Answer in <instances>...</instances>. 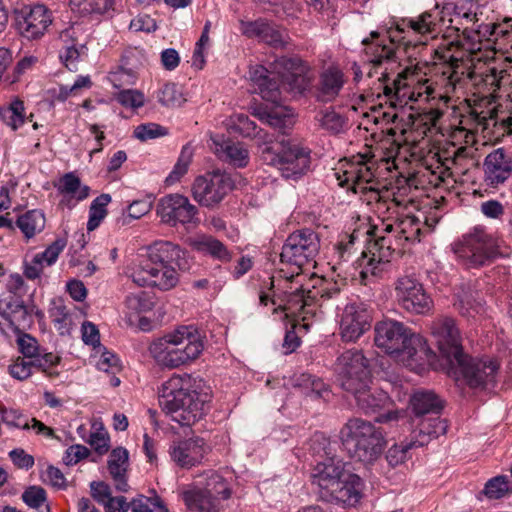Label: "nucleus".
Listing matches in <instances>:
<instances>
[{
    "label": "nucleus",
    "mask_w": 512,
    "mask_h": 512,
    "mask_svg": "<svg viewBox=\"0 0 512 512\" xmlns=\"http://www.w3.org/2000/svg\"><path fill=\"white\" fill-rule=\"evenodd\" d=\"M459 32V28H455ZM443 34V42L437 47V53L449 63L451 79L458 81L468 70V58L476 55L482 48L491 49L512 57V19L500 23H482L474 30L465 27L456 37Z\"/></svg>",
    "instance_id": "obj_1"
},
{
    "label": "nucleus",
    "mask_w": 512,
    "mask_h": 512,
    "mask_svg": "<svg viewBox=\"0 0 512 512\" xmlns=\"http://www.w3.org/2000/svg\"><path fill=\"white\" fill-rule=\"evenodd\" d=\"M185 254L184 250L172 242H154L129 267L128 276L140 287L171 290L179 282L178 270L186 269Z\"/></svg>",
    "instance_id": "obj_2"
},
{
    "label": "nucleus",
    "mask_w": 512,
    "mask_h": 512,
    "mask_svg": "<svg viewBox=\"0 0 512 512\" xmlns=\"http://www.w3.org/2000/svg\"><path fill=\"white\" fill-rule=\"evenodd\" d=\"M254 89L273 104L282 101L284 87L294 95H301L312 85L310 66L299 57H280L270 64V69L256 65L249 71Z\"/></svg>",
    "instance_id": "obj_3"
},
{
    "label": "nucleus",
    "mask_w": 512,
    "mask_h": 512,
    "mask_svg": "<svg viewBox=\"0 0 512 512\" xmlns=\"http://www.w3.org/2000/svg\"><path fill=\"white\" fill-rule=\"evenodd\" d=\"M446 9L447 7L440 8L439 4H436L432 9L417 16L393 20L387 30L389 44L381 43L371 46L370 62L375 67L384 63H395L397 59L395 44L409 46L412 44L411 37H419L414 45L426 44L428 38H435L442 32Z\"/></svg>",
    "instance_id": "obj_4"
},
{
    "label": "nucleus",
    "mask_w": 512,
    "mask_h": 512,
    "mask_svg": "<svg viewBox=\"0 0 512 512\" xmlns=\"http://www.w3.org/2000/svg\"><path fill=\"white\" fill-rule=\"evenodd\" d=\"M203 389L202 379L189 374L173 375L162 384L159 404L172 421L192 426L209 407L210 395Z\"/></svg>",
    "instance_id": "obj_5"
},
{
    "label": "nucleus",
    "mask_w": 512,
    "mask_h": 512,
    "mask_svg": "<svg viewBox=\"0 0 512 512\" xmlns=\"http://www.w3.org/2000/svg\"><path fill=\"white\" fill-rule=\"evenodd\" d=\"M435 54L437 59L443 63V74L447 75L450 84L456 85L467 77L473 79L475 84L483 86V99H481L479 102H476L474 105H469L467 112L461 117L460 124L463 126V129L471 133H477L479 131L484 133L485 131L489 130L491 126H495L496 108L494 105H492V102L486 98H496V92L503 85L506 71L497 70L496 68H489L485 72L476 76L474 72L470 71L472 57L474 56L470 55L468 58L469 67L467 72L458 81H453L451 79V69L449 68V63L440 57V55L437 53V49L435 50Z\"/></svg>",
    "instance_id": "obj_6"
},
{
    "label": "nucleus",
    "mask_w": 512,
    "mask_h": 512,
    "mask_svg": "<svg viewBox=\"0 0 512 512\" xmlns=\"http://www.w3.org/2000/svg\"><path fill=\"white\" fill-rule=\"evenodd\" d=\"M301 273L288 275L279 272V277L270 279L269 290L273 292H261L260 304L267 306L269 303L275 306L273 313L283 312L285 318H302L305 321L308 315H314L316 311V294L312 290L303 289Z\"/></svg>",
    "instance_id": "obj_7"
},
{
    "label": "nucleus",
    "mask_w": 512,
    "mask_h": 512,
    "mask_svg": "<svg viewBox=\"0 0 512 512\" xmlns=\"http://www.w3.org/2000/svg\"><path fill=\"white\" fill-rule=\"evenodd\" d=\"M374 331L376 346L406 366L422 365L434 355L426 339L401 322L386 319L378 322Z\"/></svg>",
    "instance_id": "obj_8"
},
{
    "label": "nucleus",
    "mask_w": 512,
    "mask_h": 512,
    "mask_svg": "<svg viewBox=\"0 0 512 512\" xmlns=\"http://www.w3.org/2000/svg\"><path fill=\"white\" fill-rule=\"evenodd\" d=\"M203 348L199 331L194 326H181L153 341L148 351L158 366L176 369L197 359Z\"/></svg>",
    "instance_id": "obj_9"
},
{
    "label": "nucleus",
    "mask_w": 512,
    "mask_h": 512,
    "mask_svg": "<svg viewBox=\"0 0 512 512\" xmlns=\"http://www.w3.org/2000/svg\"><path fill=\"white\" fill-rule=\"evenodd\" d=\"M340 440L348 455L364 464H372L382 454L386 441L383 432L372 422L350 418L340 430Z\"/></svg>",
    "instance_id": "obj_10"
},
{
    "label": "nucleus",
    "mask_w": 512,
    "mask_h": 512,
    "mask_svg": "<svg viewBox=\"0 0 512 512\" xmlns=\"http://www.w3.org/2000/svg\"><path fill=\"white\" fill-rule=\"evenodd\" d=\"M457 260L468 269L490 265L498 257L508 255L501 248V242L484 227L476 226L463 234L451 245Z\"/></svg>",
    "instance_id": "obj_11"
},
{
    "label": "nucleus",
    "mask_w": 512,
    "mask_h": 512,
    "mask_svg": "<svg viewBox=\"0 0 512 512\" xmlns=\"http://www.w3.org/2000/svg\"><path fill=\"white\" fill-rule=\"evenodd\" d=\"M261 160L276 167L286 179L297 180L310 167V153L298 145L282 138L267 139L259 146Z\"/></svg>",
    "instance_id": "obj_12"
},
{
    "label": "nucleus",
    "mask_w": 512,
    "mask_h": 512,
    "mask_svg": "<svg viewBox=\"0 0 512 512\" xmlns=\"http://www.w3.org/2000/svg\"><path fill=\"white\" fill-rule=\"evenodd\" d=\"M320 250L318 234L311 229H301L291 233L280 254L282 263L295 267V272L300 273L304 265L315 261Z\"/></svg>",
    "instance_id": "obj_13"
},
{
    "label": "nucleus",
    "mask_w": 512,
    "mask_h": 512,
    "mask_svg": "<svg viewBox=\"0 0 512 512\" xmlns=\"http://www.w3.org/2000/svg\"><path fill=\"white\" fill-rule=\"evenodd\" d=\"M230 174L219 169L196 177L191 186L193 199L201 206L214 208L233 190Z\"/></svg>",
    "instance_id": "obj_14"
},
{
    "label": "nucleus",
    "mask_w": 512,
    "mask_h": 512,
    "mask_svg": "<svg viewBox=\"0 0 512 512\" xmlns=\"http://www.w3.org/2000/svg\"><path fill=\"white\" fill-rule=\"evenodd\" d=\"M395 300L404 311L424 315L431 311L433 300L413 274L399 276L394 282Z\"/></svg>",
    "instance_id": "obj_15"
},
{
    "label": "nucleus",
    "mask_w": 512,
    "mask_h": 512,
    "mask_svg": "<svg viewBox=\"0 0 512 512\" xmlns=\"http://www.w3.org/2000/svg\"><path fill=\"white\" fill-rule=\"evenodd\" d=\"M335 369L341 387L347 392L357 391L358 387H364L366 382H370L368 361L361 351L343 352L337 359Z\"/></svg>",
    "instance_id": "obj_16"
},
{
    "label": "nucleus",
    "mask_w": 512,
    "mask_h": 512,
    "mask_svg": "<svg viewBox=\"0 0 512 512\" xmlns=\"http://www.w3.org/2000/svg\"><path fill=\"white\" fill-rule=\"evenodd\" d=\"M400 209H393L387 219H383L382 224L375 229L380 233L393 234L398 245L420 242L423 233L422 220L419 216L404 214Z\"/></svg>",
    "instance_id": "obj_17"
},
{
    "label": "nucleus",
    "mask_w": 512,
    "mask_h": 512,
    "mask_svg": "<svg viewBox=\"0 0 512 512\" xmlns=\"http://www.w3.org/2000/svg\"><path fill=\"white\" fill-rule=\"evenodd\" d=\"M53 23V14L43 4L24 6L15 10V27L27 40L41 39Z\"/></svg>",
    "instance_id": "obj_18"
},
{
    "label": "nucleus",
    "mask_w": 512,
    "mask_h": 512,
    "mask_svg": "<svg viewBox=\"0 0 512 512\" xmlns=\"http://www.w3.org/2000/svg\"><path fill=\"white\" fill-rule=\"evenodd\" d=\"M431 335L441 352L450 362L460 360L462 356V339L456 322L449 316H440L432 321Z\"/></svg>",
    "instance_id": "obj_19"
},
{
    "label": "nucleus",
    "mask_w": 512,
    "mask_h": 512,
    "mask_svg": "<svg viewBox=\"0 0 512 512\" xmlns=\"http://www.w3.org/2000/svg\"><path fill=\"white\" fill-rule=\"evenodd\" d=\"M156 213L161 221L170 226L195 223L198 209L189 199L181 194H168L159 199Z\"/></svg>",
    "instance_id": "obj_20"
},
{
    "label": "nucleus",
    "mask_w": 512,
    "mask_h": 512,
    "mask_svg": "<svg viewBox=\"0 0 512 512\" xmlns=\"http://www.w3.org/2000/svg\"><path fill=\"white\" fill-rule=\"evenodd\" d=\"M466 381L472 388L484 387L495 381L499 363L491 358L474 359L462 352L461 359L453 360Z\"/></svg>",
    "instance_id": "obj_21"
},
{
    "label": "nucleus",
    "mask_w": 512,
    "mask_h": 512,
    "mask_svg": "<svg viewBox=\"0 0 512 512\" xmlns=\"http://www.w3.org/2000/svg\"><path fill=\"white\" fill-rule=\"evenodd\" d=\"M372 315L362 302H352L345 306L340 320V334L347 342H354L371 327Z\"/></svg>",
    "instance_id": "obj_22"
},
{
    "label": "nucleus",
    "mask_w": 512,
    "mask_h": 512,
    "mask_svg": "<svg viewBox=\"0 0 512 512\" xmlns=\"http://www.w3.org/2000/svg\"><path fill=\"white\" fill-rule=\"evenodd\" d=\"M208 451L205 440L197 436L173 441L169 447L171 460L184 469L201 464Z\"/></svg>",
    "instance_id": "obj_23"
},
{
    "label": "nucleus",
    "mask_w": 512,
    "mask_h": 512,
    "mask_svg": "<svg viewBox=\"0 0 512 512\" xmlns=\"http://www.w3.org/2000/svg\"><path fill=\"white\" fill-rule=\"evenodd\" d=\"M363 483L361 478L353 473L346 472L337 487L325 493L322 500L342 506H355L362 495Z\"/></svg>",
    "instance_id": "obj_24"
},
{
    "label": "nucleus",
    "mask_w": 512,
    "mask_h": 512,
    "mask_svg": "<svg viewBox=\"0 0 512 512\" xmlns=\"http://www.w3.org/2000/svg\"><path fill=\"white\" fill-rule=\"evenodd\" d=\"M484 172L487 185L497 187L511 176L512 158L502 148H498L486 156Z\"/></svg>",
    "instance_id": "obj_25"
},
{
    "label": "nucleus",
    "mask_w": 512,
    "mask_h": 512,
    "mask_svg": "<svg viewBox=\"0 0 512 512\" xmlns=\"http://www.w3.org/2000/svg\"><path fill=\"white\" fill-rule=\"evenodd\" d=\"M346 472L342 462L334 458H327L325 461L317 463L311 477L312 482L320 489L321 499L324 498L326 492L337 487L339 480Z\"/></svg>",
    "instance_id": "obj_26"
},
{
    "label": "nucleus",
    "mask_w": 512,
    "mask_h": 512,
    "mask_svg": "<svg viewBox=\"0 0 512 512\" xmlns=\"http://www.w3.org/2000/svg\"><path fill=\"white\" fill-rule=\"evenodd\" d=\"M211 142V149L220 160L238 168H243L249 163V152L244 144L219 135L212 136Z\"/></svg>",
    "instance_id": "obj_27"
},
{
    "label": "nucleus",
    "mask_w": 512,
    "mask_h": 512,
    "mask_svg": "<svg viewBox=\"0 0 512 512\" xmlns=\"http://www.w3.org/2000/svg\"><path fill=\"white\" fill-rule=\"evenodd\" d=\"M184 504L190 512H221L224 504L204 487L193 486L182 493Z\"/></svg>",
    "instance_id": "obj_28"
},
{
    "label": "nucleus",
    "mask_w": 512,
    "mask_h": 512,
    "mask_svg": "<svg viewBox=\"0 0 512 512\" xmlns=\"http://www.w3.org/2000/svg\"><path fill=\"white\" fill-rule=\"evenodd\" d=\"M345 84L344 74L336 66H330L322 71L316 87L318 101L327 103L334 101Z\"/></svg>",
    "instance_id": "obj_29"
},
{
    "label": "nucleus",
    "mask_w": 512,
    "mask_h": 512,
    "mask_svg": "<svg viewBox=\"0 0 512 512\" xmlns=\"http://www.w3.org/2000/svg\"><path fill=\"white\" fill-rule=\"evenodd\" d=\"M358 405L366 414H372L386 409L391 404L390 398L386 392L377 388H370L369 382L364 387H358L357 391H349Z\"/></svg>",
    "instance_id": "obj_30"
},
{
    "label": "nucleus",
    "mask_w": 512,
    "mask_h": 512,
    "mask_svg": "<svg viewBox=\"0 0 512 512\" xmlns=\"http://www.w3.org/2000/svg\"><path fill=\"white\" fill-rule=\"evenodd\" d=\"M55 187L63 196L60 204L67 205L69 207L77 202L85 200L89 196L90 192V188L87 185H83L80 178L72 172L64 174Z\"/></svg>",
    "instance_id": "obj_31"
},
{
    "label": "nucleus",
    "mask_w": 512,
    "mask_h": 512,
    "mask_svg": "<svg viewBox=\"0 0 512 512\" xmlns=\"http://www.w3.org/2000/svg\"><path fill=\"white\" fill-rule=\"evenodd\" d=\"M129 454L123 447L112 450L108 459V470L114 481L115 488L120 492L128 491L126 472L128 468Z\"/></svg>",
    "instance_id": "obj_32"
},
{
    "label": "nucleus",
    "mask_w": 512,
    "mask_h": 512,
    "mask_svg": "<svg viewBox=\"0 0 512 512\" xmlns=\"http://www.w3.org/2000/svg\"><path fill=\"white\" fill-rule=\"evenodd\" d=\"M191 247L200 253L209 255L220 262H229L232 253L220 240L210 235H201L191 241Z\"/></svg>",
    "instance_id": "obj_33"
},
{
    "label": "nucleus",
    "mask_w": 512,
    "mask_h": 512,
    "mask_svg": "<svg viewBox=\"0 0 512 512\" xmlns=\"http://www.w3.org/2000/svg\"><path fill=\"white\" fill-rule=\"evenodd\" d=\"M227 474L229 475V478L214 470H208L203 474L205 479L203 487L209 493L217 496L222 503L230 499L233 494L232 476L229 472H227Z\"/></svg>",
    "instance_id": "obj_34"
},
{
    "label": "nucleus",
    "mask_w": 512,
    "mask_h": 512,
    "mask_svg": "<svg viewBox=\"0 0 512 512\" xmlns=\"http://www.w3.org/2000/svg\"><path fill=\"white\" fill-rule=\"evenodd\" d=\"M418 431H413L412 436L416 439L420 446L427 445L432 438H437L446 433L447 424L438 416L420 418L417 423Z\"/></svg>",
    "instance_id": "obj_35"
},
{
    "label": "nucleus",
    "mask_w": 512,
    "mask_h": 512,
    "mask_svg": "<svg viewBox=\"0 0 512 512\" xmlns=\"http://www.w3.org/2000/svg\"><path fill=\"white\" fill-rule=\"evenodd\" d=\"M410 404L417 418L427 414H438L442 405L437 396L431 391H417L410 399Z\"/></svg>",
    "instance_id": "obj_36"
},
{
    "label": "nucleus",
    "mask_w": 512,
    "mask_h": 512,
    "mask_svg": "<svg viewBox=\"0 0 512 512\" xmlns=\"http://www.w3.org/2000/svg\"><path fill=\"white\" fill-rule=\"evenodd\" d=\"M406 74L407 71L402 70L397 74L391 85H384V94L389 98L393 106H404L408 103V100L413 99V93L410 92L406 83Z\"/></svg>",
    "instance_id": "obj_37"
},
{
    "label": "nucleus",
    "mask_w": 512,
    "mask_h": 512,
    "mask_svg": "<svg viewBox=\"0 0 512 512\" xmlns=\"http://www.w3.org/2000/svg\"><path fill=\"white\" fill-rule=\"evenodd\" d=\"M373 173L370 168L362 163L350 164L344 171V180L340 184H350L355 192L367 189V184L372 181Z\"/></svg>",
    "instance_id": "obj_38"
},
{
    "label": "nucleus",
    "mask_w": 512,
    "mask_h": 512,
    "mask_svg": "<svg viewBox=\"0 0 512 512\" xmlns=\"http://www.w3.org/2000/svg\"><path fill=\"white\" fill-rule=\"evenodd\" d=\"M295 388L299 389L300 393L312 400L328 396L329 391L324 382L310 374H301L295 381Z\"/></svg>",
    "instance_id": "obj_39"
},
{
    "label": "nucleus",
    "mask_w": 512,
    "mask_h": 512,
    "mask_svg": "<svg viewBox=\"0 0 512 512\" xmlns=\"http://www.w3.org/2000/svg\"><path fill=\"white\" fill-rule=\"evenodd\" d=\"M387 262H378V258L370 253L363 251L362 257L359 259L360 282L364 285L369 284L374 278L380 277L384 271Z\"/></svg>",
    "instance_id": "obj_40"
},
{
    "label": "nucleus",
    "mask_w": 512,
    "mask_h": 512,
    "mask_svg": "<svg viewBox=\"0 0 512 512\" xmlns=\"http://www.w3.org/2000/svg\"><path fill=\"white\" fill-rule=\"evenodd\" d=\"M16 224L26 238H31L44 229L45 217L39 210H30L21 215Z\"/></svg>",
    "instance_id": "obj_41"
},
{
    "label": "nucleus",
    "mask_w": 512,
    "mask_h": 512,
    "mask_svg": "<svg viewBox=\"0 0 512 512\" xmlns=\"http://www.w3.org/2000/svg\"><path fill=\"white\" fill-rule=\"evenodd\" d=\"M418 447H421L420 444L411 436L410 439L392 445L386 453V459L390 466L396 467L409 459L411 457L410 451Z\"/></svg>",
    "instance_id": "obj_42"
},
{
    "label": "nucleus",
    "mask_w": 512,
    "mask_h": 512,
    "mask_svg": "<svg viewBox=\"0 0 512 512\" xmlns=\"http://www.w3.org/2000/svg\"><path fill=\"white\" fill-rule=\"evenodd\" d=\"M319 126L330 134H338L344 130L346 120L331 108L321 110L316 115Z\"/></svg>",
    "instance_id": "obj_43"
},
{
    "label": "nucleus",
    "mask_w": 512,
    "mask_h": 512,
    "mask_svg": "<svg viewBox=\"0 0 512 512\" xmlns=\"http://www.w3.org/2000/svg\"><path fill=\"white\" fill-rule=\"evenodd\" d=\"M111 199L109 194L103 193L92 201L87 222V229L89 231L96 229L106 217L107 206L111 202Z\"/></svg>",
    "instance_id": "obj_44"
},
{
    "label": "nucleus",
    "mask_w": 512,
    "mask_h": 512,
    "mask_svg": "<svg viewBox=\"0 0 512 512\" xmlns=\"http://www.w3.org/2000/svg\"><path fill=\"white\" fill-rule=\"evenodd\" d=\"M24 104L21 100L12 101L7 107L0 108L1 120L11 129L16 130L25 122Z\"/></svg>",
    "instance_id": "obj_45"
},
{
    "label": "nucleus",
    "mask_w": 512,
    "mask_h": 512,
    "mask_svg": "<svg viewBox=\"0 0 512 512\" xmlns=\"http://www.w3.org/2000/svg\"><path fill=\"white\" fill-rule=\"evenodd\" d=\"M378 235L376 234V239L369 243L367 251L371 255L378 258V262H389L395 248L391 245V239L394 238L393 234Z\"/></svg>",
    "instance_id": "obj_46"
},
{
    "label": "nucleus",
    "mask_w": 512,
    "mask_h": 512,
    "mask_svg": "<svg viewBox=\"0 0 512 512\" xmlns=\"http://www.w3.org/2000/svg\"><path fill=\"white\" fill-rule=\"evenodd\" d=\"M132 512H169L163 500L153 492L152 496L138 495L131 501Z\"/></svg>",
    "instance_id": "obj_47"
},
{
    "label": "nucleus",
    "mask_w": 512,
    "mask_h": 512,
    "mask_svg": "<svg viewBox=\"0 0 512 512\" xmlns=\"http://www.w3.org/2000/svg\"><path fill=\"white\" fill-rule=\"evenodd\" d=\"M52 305L50 309L52 321L59 333L64 335L70 330L72 324L71 314L61 300L53 301Z\"/></svg>",
    "instance_id": "obj_48"
},
{
    "label": "nucleus",
    "mask_w": 512,
    "mask_h": 512,
    "mask_svg": "<svg viewBox=\"0 0 512 512\" xmlns=\"http://www.w3.org/2000/svg\"><path fill=\"white\" fill-rule=\"evenodd\" d=\"M508 492H512L507 476L499 475L489 479L481 494L489 500H498L503 498Z\"/></svg>",
    "instance_id": "obj_49"
},
{
    "label": "nucleus",
    "mask_w": 512,
    "mask_h": 512,
    "mask_svg": "<svg viewBox=\"0 0 512 512\" xmlns=\"http://www.w3.org/2000/svg\"><path fill=\"white\" fill-rule=\"evenodd\" d=\"M21 498L27 506L38 510V512H50L49 506L46 504V491L42 487H28Z\"/></svg>",
    "instance_id": "obj_50"
},
{
    "label": "nucleus",
    "mask_w": 512,
    "mask_h": 512,
    "mask_svg": "<svg viewBox=\"0 0 512 512\" xmlns=\"http://www.w3.org/2000/svg\"><path fill=\"white\" fill-rule=\"evenodd\" d=\"M158 100L167 107H180L186 101L181 88L174 83H166L162 86L158 94Z\"/></svg>",
    "instance_id": "obj_51"
},
{
    "label": "nucleus",
    "mask_w": 512,
    "mask_h": 512,
    "mask_svg": "<svg viewBox=\"0 0 512 512\" xmlns=\"http://www.w3.org/2000/svg\"><path fill=\"white\" fill-rule=\"evenodd\" d=\"M60 40L64 46H75L85 48L88 34L85 33L82 25L72 24L60 33Z\"/></svg>",
    "instance_id": "obj_52"
},
{
    "label": "nucleus",
    "mask_w": 512,
    "mask_h": 512,
    "mask_svg": "<svg viewBox=\"0 0 512 512\" xmlns=\"http://www.w3.org/2000/svg\"><path fill=\"white\" fill-rule=\"evenodd\" d=\"M192 158V150L187 146L183 147L173 170L166 178V183L170 185L179 181L187 173Z\"/></svg>",
    "instance_id": "obj_53"
},
{
    "label": "nucleus",
    "mask_w": 512,
    "mask_h": 512,
    "mask_svg": "<svg viewBox=\"0 0 512 512\" xmlns=\"http://www.w3.org/2000/svg\"><path fill=\"white\" fill-rule=\"evenodd\" d=\"M16 342L22 358L33 360L41 352L38 341L30 334H20Z\"/></svg>",
    "instance_id": "obj_54"
},
{
    "label": "nucleus",
    "mask_w": 512,
    "mask_h": 512,
    "mask_svg": "<svg viewBox=\"0 0 512 512\" xmlns=\"http://www.w3.org/2000/svg\"><path fill=\"white\" fill-rule=\"evenodd\" d=\"M361 192L368 196V203L375 202L377 204V210L379 212L384 208H386L389 213L395 208H406V205H404L402 201L395 198L389 202L382 200L379 191L372 186H367V189L361 190Z\"/></svg>",
    "instance_id": "obj_55"
},
{
    "label": "nucleus",
    "mask_w": 512,
    "mask_h": 512,
    "mask_svg": "<svg viewBox=\"0 0 512 512\" xmlns=\"http://www.w3.org/2000/svg\"><path fill=\"white\" fill-rule=\"evenodd\" d=\"M82 11L87 13L105 14L113 10L114 0H72Z\"/></svg>",
    "instance_id": "obj_56"
},
{
    "label": "nucleus",
    "mask_w": 512,
    "mask_h": 512,
    "mask_svg": "<svg viewBox=\"0 0 512 512\" xmlns=\"http://www.w3.org/2000/svg\"><path fill=\"white\" fill-rule=\"evenodd\" d=\"M32 360L17 357L8 367L9 374L20 381L26 380L32 375Z\"/></svg>",
    "instance_id": "obj_57"
},
{
    "label": "nucleus",
    "mask_w": 512,
    "mask_h": 512,
    "mask_svg": "<svg viewBox=\"0 0 512 512\" xmlns=\"http://www.w3.org/2000/svg\"><path fill=\"white\" fill-rule=\"evenodd\" d=\"M166 134V128L156 123L141 124L134 129V136L141 141L155 139Z\"/></svg>",
    "instance_id": "obj_58"
},
{
    "label": "nucleus",
    "mask_w": 512,
    "mask_h": 512,
    "mask_svg": "<svg viewBox=\"0 0 512 512\" xmlns=\"http://www.w3.org/2000/svg\"><path fill=\"white\" fill-rule=\"evenodd\" d=\"M92 85L91 79L89 76H78L77 79L74 81V83L68 87L61 85L59 87V91L56 94L55 98L58 101H65L67 100L71 95H77L78 91L82 88H90Z\"/></svg>",
    "instance_id": "obj_59"
},
{
    "label": "nucleus",
    "mask_w": 512,
    "mask_h": 512,
    "mask_svg": "<svg viewBox=\"0 0 512 512\" xmlns=\"http://www.w3.org/2000/svg\"><path fill=\"white\" fill-rule=\"evenodd\" d=\"M66 246V241L63 239L55 240L49 245L43 252L37 253L36 256L45 266H51L54 264Z\"/></svg>",
    "instance_id": "obj_60"
},
{
    "label": "nucleus",
    "mask_w": 512,
    "mask_h": 512,
    "mask_svg": "<svg viewBox=\"0 0 512 512\" xmlns=\"http://www.w3.org/2000/svg\"><path fill=\"white\" fill-rule=\"evenodd\" d=\"M261 41L273 47H283L286 44V31L280 29L272 23L267 24V29H264Z\"/></svg>",
    "instance_id": "obj_61"
},
{
    "label": "nucleus",
    "mask_w": 512,
    "mask_h": 512,
    "mask_svg": "<svg viewBox=\"0 0 512 512\" xmlns=\"http://www.w3.org/2000/svg\"><path fill=\"white\" fill-rule=\"evenodd\" d=\"M2 421L14 428H21L28 430L30 429V421L27 419L25 415H23L19 410L16 409H2Z\"/></svg>",
    "instance_id": "obj_62"
},
{
    "label": "nucleus",
    "mask_w": 512,
    "mask_h": 512,
    "mask_svg": "<svg viewBox=\"0 0 512 512\" xmlns=\"http://www.w3.org/2000/svg\"><path fill=\"white\" fill-rule=\"evenodd\" d=\"M235 129L244 137L258 136L261 130L257 131V125L245 114H237L233 121Z\"/></svg>",
    "instance_id": "obj_63"
},
{
    "label": "nucleus",
    "mask_w": 512,
    "mask_h": 512,
    "mask_svg": "<svg viewBox=\"0 0 512 512\" xmlns=\"http://www.w3.org/2000/svg\"><path fill=\"white\" fill-rule=\"evenodd\" d=\"M85 48H78L75 46H64V52L61 53L60 58L62 59L64 65L70 71L78 70V60L79 58L85 54Z\"/></svg>",
    "instance_id": "obj_64"
}]
</instances>
